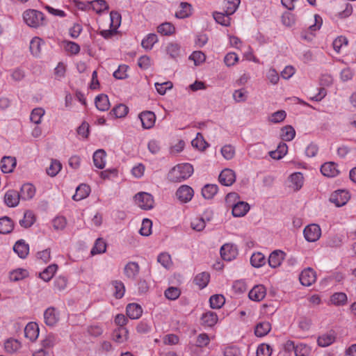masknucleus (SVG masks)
I'll return each instance as SVG.
<instances>
[{"label": "nucleus", "mask_w": 356, "mask_h": 356, "mask_svg": "<svg viewBox=\"0 0 356 356\" xmlns=\"http://www.w3.org/2000/svg\"><path fill=\"white\" fill-rule=\"evenodd\" d=\"M193 173V167L190 163H180L175 166L168 173V179L173 182H181L189 178Z\"/></svg>", "instance_id": "obj_1"}, {"label": "nucleus", "mask_w": 356, "mask_h": 356, "mask_svg": "<svg viewBox=\"0 0 356 356\" xmlns=\"http://www.w3.org/2000/svg\"><path fill=\"white\" fill-rule=\"evenodd\" d=\"M23 19L29 26L37 28L43 24L44 17L42 12L34 9H29L24 12Z\"/></svg>", "instance_id": "obj_2"}, {"label": "nucleus", "mask_w": 356, "mask_h": 356, "mask_svg": "<svg viewBox=\"0 0 356 356\" xmlns=\"http://www.w3.org/2000/svg\"><path fill=\"white\" fill-rule=\"evenodd\" d=\"M134 201L138 207L144 210L152 209L154 204L152 195L145 192L138 193L134 196Z\"/></svg>", "instance_id": "obj_3"}, {"label": "nucleus", "mask_w": 356, "mask_h": 356, "mask_svg": "<svg viewBox=\"0 0 356 356\" xmlns=\"http://www.w3.org/2000/svg\"><path fill=\"white\" fill-rule=\"evenodd\" d=\"M303 234L307 241L316 242L321 236V229L317 224H311L304 229Z\"/></svg>", "instance_id": "obj_4"}, {"label": "nucleus", "mask_w": 356, "mask_h": 356, "mask_svg": "<svg viewBox=\"0 0 356 356\" xmlns=\"http://www.w3.org/2000/svg\"><path fill=\"white\" fill-rule=\"evenodd\" d=\"M299 280L302 285L309 286L316 280V272L312 268H307L301 272Z\"/></svg>", "instance_id": "obj_5"}, {"label": "nucleus", "mask_w": 356, "mask_h": 356, "mask_svg": "<svg viewBox=\"0 0 356 356\" xmlns=\"http://www.w3.org/2000/svg\"><path fill=\"white\" fill-rule=\"evenodd\" d=\"M350 199L349 193L345 190H338L334 191L330 197V201L337 207L343 206Z\"/></svg>", "instance_id": "obj_6"}, {"label": "nucleus", "mask_w": 356, "mask_h": 356, "mask_svg": "<svg viewBox=\"0 0 356 356\" xmlns=\"http://www.w3.org/2000/svg\"><path fill=\"white\" fill-rule=\"evenodd\" d=\"M220 255L224 260L232 261L238 255V250L233 244L226 243L220 248Z\"/></svg>", "instance_id": "obj_7"}, {"label": "nucleus", "mask_w": 356, "mask_h": 356, "mask_svg": "<svg viewBox=\"0 0 356 356\" xmlns=\"http://www.w3.org/2000/svg\"><path fill=\"white\" fill-rule=\"evenodd\" d=\"M193 189L187 185L181 186L176 192L177 198L182 202H188L193 197Z\"/></svg>", "instance_id": "obj_8"}, {"label": "nucleus", "mask_w": 356, "mask_h": 356, "mask_svg": "<svg viewBox=\"0 0 356 356\" xmlns=\"http://www.w3.org/2000/svg\"><path fill=\"white\" fill-rule=\"evenodd\" d=\"M219 181L224 186H229L236 181V174L234 170L229 168H225L219 175Z\"/></svg>", "instance_id": "obj_9"}, {"label": "nucleus", "mask_w": 356, "mask_h": 356, "mask_svg": "<svg viewBox=\"0 0 356 356\" xmlns=\"http://www.w3.org/2000/svg\"><path fill=\"white\" fill-rule=\"evenodd\" d=\"M142 126L148 129L154 127L156 122V115L152 111H143L139 115Z\"/></svg>", "instance_id": "obj_10"}, {"label": "nucleus", "mask_w": 356, "mask_h": 356, "mask_svg": "<svg viewBox=\"0 0 356 356\" xmlns=\"http://www.w3.org/2000/svg\"><path fill=\"white\" fill-rule=\"evenodd\" d=\"M289 187L294 191H299L303 186L304 177L301 172H294L289 177Z\"/></svg>", "instance_id": "obj_11"}, {"label": "nucleus", "mask_w": 356, "mask_h": 356, "mask_svg": "<svg viewBox=\"0 0 356 356\" xmlns=\"http://www.w3.org/2000/svg\"><path fill=\"white\" fill-rule=\"evenodd\" d=\"M193 6L188 2H181L175 12V17L179 19L189 17L193 14Z\"/></svg>", "instance_id": "obj_12"}, {"label": "nucleus", "mask_w": 356, "mask_h": 356, "mask_svg": "<svg viewBox=\"0 0 356 356\" xmlns=\"http://www.w3.org/2000/svg\"><path fill=\"white\" fill-rule=\"evenodd\" d=\"M3 348L6 353L12 355L19 351L22 343L17 339L9 338L5 341Z\"/></svg>", "instance_id": "obj_13"}, {"label": "nucleus", "mask_w": 356, "mask_h": 356, "mask_svg": "<svg viewBox=\"0 0 356 356\" xmlns=\"http://www.w3.org/2000/svg\"><path fill=\"white\" fill-rule=\"evenodd\" d=\"M266 294V290L264 285L259 284L254 286L249 292L248 296L252 300L259 302L262 300Z\"/></svg>", "instance_id": "obj_14"}, {"label": "nucleus", "mask_w": 356, "mask_h": 356, "mask_svg": "<svg viewBox=\"0 0 356 356\" xmlns=\"http://www.w3.org/2000/svg\"><path fill=\"white\" fill-rule=\"evenodd\" d=\"M25 337L31 341H34L39 336V327L35 323H29L24 328Z\"/></svg>", "instance_id": "obj_15"}, {"label": "nucleus", "mask_w": 356, "mask_h": 356, "mask_svg": "<svg viewBox=\"0 0 356 356\" xmlns=\"http://www.w3.org/2000/svg\"><path fill=\"white\" fill-rule=\"evenodd\" d=\"M321 173L327 177H334L339 175L337 165L334 162L325 163L321 168Z\"/></svg>", "instance_id": "obj_16"}, {"label": "nucleus", "mask_w": 356, "mask_h": 356, "mask_svg": "<svg viewBox=\"0 0 356 356\" xmlns=\"http://www.w3.org/2000/svg\"><path fill=\"white\" fill-rule=\"evenodd\" d=\"M200 320L203 326L213 327L218 323V317L216 313L209 311L202 315Z\"/></svg>", "instance_id": "obj_17"}, {"label": "nucleus", "mask_w": 356, "mask_h": 356, "mask_svg": "<svg viewBox=\"0 0 356 356\" xmlns=\"http://www.w3.org/2000/svg\"><path fill=\"white\" fill-rule=\"evenodd\" d=\"M19 197L20 195L17 191L9 190L4 195V202L7 206L15 207L19 204Z\"/></svg>", "instance_id": "obj_18"}, {"label": "nucleus", "mask_w": 356, "mask_h": 356, "mask_svg": "<svg viewBox=\"0 0 356 356\" xmlns=\"http://www.w3.org/2000/svg\"><path fill=\"white\" fill-rule=\"evenodd\" d=\"M284 252L281 250H275L269 256L268 264L272 268H277L284 259Z\"/></svg>", "instance_id": "obj_19"}, {"label": "nucleus", "mask_w": 356, "mask_h": 356, "mask_svg": "<svg viewBox=\"0 0 356 356\" xmlns=\"http://www.w3.org/2000/svg\"><path fill=\"white\" fill-rule=\"evenodd\" d=\"M16 159L12 156H4L1 161V169L4 173L12 172L16 166Z\"/></svg>", "instance_id": "obj_20"}, {"label": "nucleus", "mask_w": 356, "mask_h": 356, "mask_svg": "<svg viewBox=\"0 0 356 356\" xmlns=\"http://www.w3.org/2000/svg\"><path fill=\"white\" fill-rule=\"evenodd\" d=\"M44 322L47 325L54 326L58 321V314L53 307H49L46 309L44 314Z\"/></svg>", "instance_id": "obj_21"}, {"label": "nucleus", "mask_w": 356, "mask_h": 356, "mask_svg": "<svg viewBox=\"0 0 356 356\" xmlns=\"http://www.w3.org/2000/svg\"><path fill=\"white\" fill-rule=\"evenodd\" d=\"M249 210L250 206L247 202L238 201L235 204H233L232 214L235 217H242L244 216Z\"/></svg>", "instance_id": "obj_22"}, {"label": "nucleus", "mask_w": 356, "mask_h": 356, "mask_svg": "<svg viewBox=\"0 0 356 356\" xmlns=\"http://www.w3.org/2000/svg\"><path fill=\"white\" fill-rule=\"evenodd\" d=\"M127 315L131 319L139 318L143 314L141 306L136 303H130L126 308Z\"/></svg>", "instance_id": "obj_23"}, {"label": "nucleus", "mask_w": 356, "mask_h": 356, "mask_svg": "<svg viewBox=\"0 0 356 356\" xmlns=\"http://www.w3.org/2000/svg\"><path fill=\"white\" fill-rule=\"evenodd\" d=\"M90 193V188L88 185L81 184L76 189L75 194L72 199L75 201H80L86 198Z\"/></svg>", "instance_id": "obj_24"}, {"label": "nucleus", "mask_w": 356, "mask_h": 356, "mask_svg": "<svg viewBox=\"0 0 356 356\" xmlns=\"http://www.w3.org/2000/svg\"><path fill=\"white\" fill-rule=\"evenodd\" d=\"M13 250L20 258H25L29 252V246L24 241L20 240L15 243Z\"/></svg>", "instance_id": "obj_25"}, {"label": "nucleus", "mask_w": 356, "mask_h": 356, "mask_svg": "<svg viewBox=\"0 0 356 356\" xmlns=\"http://www.w3.org/2000/svg\"><path fill=\"white\" fill-rule=\"evenodd\" d=\"M35 194V188L33 184L27 183L21 187L19 195L23 200H30Z\"/></svg>", "instance_id": "obj_26"}, {"label": "nucleus", "mask_w": 356, "mask_h": 356, "mask_svg": "<svg viewBox=\"0 0 356 356\" xmlns=\"http://www.w3.org/2000/svg\"><path fill=\"white\" fill-rule=\"evenodd\" d=\"M140 270L139 265L136 262H129L124 267V272L125 275L129 279H134L138 274Z\"/></svg>", "instance_id": "obj_27"}, {"label": "nucleus", "mask_w": 356, "mask_h": 356, "mask_svg": "<svg viewBox=\"0 0 356 356\" xmlns=\"http://www.w3.org/2000/svg\"><path fill=\"white\" fill-rule=\"evenodd\" d=\"M106 152L103 149L97 150L93 154L94 165L99 169H103L106 163Z\"/></svg>", "instance_id": "obj_28"}, {"label": "nucleus", "mask_w": 356, "mask_h": 356, "mask_svg": "<svg viewBox=\"0 0 356 356\" xmlns=\"http://www.w3.org/2000/svg\"><path fill=\"white\" fill-rule=\"evenodd\" d=\"M95 105L98 110L107 111L110 108V103L107 95L102 94L95 98Z\"/></svg>", "instance_id": "obj_29"}, {"label": "nucleus", "mask_w": 356, "mask_h": 356, "mask_svg": "<svg viewBox=\"0 0 356 356\" xmlns=\"http://www.w3.org/2000/svg\"><path fill=\"white\" fill-rule=\"evenodd\" d=\"M44 41L38 37L33 38L30 42V51L35 56H38L41 53L42 45Z\"/></svg>", "instance_id": "obj_30"}, {"label": "nucleus", "mask_w": 356, "mask_h": 356, "mask_svg": "<svg viewBox=\"0 0 356 356\" xmlns=\"http://www.w3.org/2000/svg\"><path fill=\"white\" fill-rule=\"evenodd\" d=\"M62 169V164L57 159H51L49 167L47 168L46 172L50 177L56 176Z\"/></svg>", "instance_id": "obj_31"}, {"label": "nucleus", "mask_w": 356, "mask_h": 356, "mask_svg": "<svg viewBox=\"0 0 356 356\" xmlns=\"http://www.w3.org/2000/svg\"><path fill=\"white\" fill-rule=\"evenodd\" d=\"M88 6H90L97 13H101L108 9V5L104 0H94L88 2Z\"/></svg>", "instance_id": "obj_32"}, {"label": "nucleus", "mask_w": 356, "mask_h": 356, "mask_svg": "<svg viewBox=\"0 0 356 356\" xmlns=\"http://www.w3.org/2000/svg\"><path fill=\"white\" fill-rule=\"evenodd\" d=\"M296 136V131L291 125H286L281 129L280 137L284 141L292 140Z\"/></svg>", "instance_id": "obj_33"}, {"label": "nucleus", "mask_w": 356, "mask_h": 356, "mask_svg": "<svg viewBox=\"0 0 356 356\" xmlns=\"http://www.w3.org/2000/svg\"><path fill=\"white\" fill-rule=\"evenodd\" d=\"M271 330V325L267 321L259 323L257 325L254 333L257 337L266 336Z\"/></svg>", "instance_id": "obj_34"}, {"label": "nucleus", "mask_w": 356, "mask_h": 356, "mask_svg": "<svg viewBox=\"0 0 356 356\" xmlns=\"http://www.w3.org/2000/svg\"><path fill=\"white\" fill-rule=\"evenodd\" d=\"M58 266L56 264H51L47 267L42 273H40V277L45 282H49L54 277L57 271Z\"/></svg>", "instance_id": "obj_35"}, {"label": "nucleus", "mask_w": 356, "mask_h": 356, "mask_svg": "<svg viewBox=\"0 0 356 356\" xmlns=\"http://www.w3.org/2000/svg\"><path fill=\"white\" fill-rule=\"evenodd\" d=\"M288 151V146L284 143H280L276 150L270 152V156L274 159H280L284 157Z\"/></svg>", "instance_id": "obj_36"}, {"label": "nucleus", "mask_w": 356, "mask_h": 356, "mask_svg": "<svg viewBox=\"0 0 356 356\" xmlns=\"http://www.w3.org/2000/svg\"><path fill=\"white\" fill-rule=\"evenodd\" d=\"M13 229V223L8 217H3L0 218V233L8 234Z\"/></svg>", "instance_id": "obj_37"}, {"label": "nucleus", "mask_w": 356, "mask_h": 356, "mask_svg": "<svg viewBox=\"0 0 356 356\" xmlns=\"http://www.w3.org/2000/svg\"><path fill=\"white\" fill-rule=\"evenodd\" d=\"M218 192V186L207 184L202 189V195L205 199H211Z\"/></svg>", "instance_id": "obj_38"}, {"label": "nucleus", "mask_w": 356, "mask_h": 356, "mask_svg": "<svg viewBox=\"0 0 356 356\" xmlns=\"http://www.w3.org/2000/svg\"><path fill=\"white\" fill-rule=\"evenodd\" d=\"M347 300L348 298L346 294L342 292L335 293L330 297V302L332 304L337 306L346 305L347 303Z\"/></svg>", "instance_id": "obj_39"}, {"label": "nucleus", "mask_w": 356, "mask_h": 356, "mask_svg": "<svg viewBox=\"0 0 356 356\" xmlns=\"http://www.w3.org/2000/svg\"><path fill=\"white\" fill-rule=\"evenodd\" d=\"M213 17L217 23L222 26H229L231 24V18L227 13L225 14L223 13L214 12L213 13Z\"/></svg>", "instance_id": "obj_40"}, {"label": "nucleus", "mask_w": 356, "mask_h": 356, "mask_svg": "<svg viewBox=\"0 0 356 356\" xmlns=\"http://www.w3.org/2000/svg\"><path fill=\"white\" fill-rule=\"evenodd\" d=\"M225 302V298L222 295H213L209 298L210 306L213 309L221 308Z\"/></svg>", "instance_id": "obj_41"}, {"label": "nucleus", "mask_w": 356, "mask_h": 356, "mask_svg": "<svg viewBox=\"0 0 356 356\" xmlns=\"http://www.w3.org/2000/svg\"><path fill=\"white\" fill-rule=\"evenodd\" d=\"M35 221V216L32 211H26L24 214L23 219L20 220L19 224L25 228L30 227Z\"/></svg>", "instance_id": "obj_42"}, {"label": "nucleus", "mask_w": 356, "mask_h": 356, "mask_svg": "<svg viewBox=\"0 0 356 356\" xmlns=\"http://www.w3.org/2000/svg\"><path fill=\"white\" fill-rule=\"evenodd\" d=\"M335 338L334 334L332 332L323 334L318 337V344L322 347L328 346L334 342Z\"/></svg>", "instance_id": "obj_43"}, {"label": "nucleus", "mask_w": 356, "mask_h": 356, "mask_svg": "<svg viewBox=\"0 0 356 356\" xmlns=\"http://www.w3.org/2000/svg\"><path fill=\"white\" fill-rule=\"evenodd\" d=\"M157 41V35L154 33H149L142 40L141 44L144 49L150 50Z\"/></svg>", "instance_id": "obj_44"}, {"label": "nucleus", "mask_w": 356, "mask_h": 356, "mask_svg": "<svg viewBox=\"0 0 356 356\" xmlns=\"http://www.w3.org/2000/svg\"><path fill=\"white\" fill-rule=\"evenodd\" d=\"M240 3V0H226L224 5L225 13L229 16L233 15L237 10Z\"/></svg>", "instance_id": "obj_45"}, {"label": "nucleus", "mask_w": 356, "mask_h": 356, "mask_svg": "<svg viewBox=\"0 0 356 356\" xmlns=\"http://www.w3.org/2000/svg\"><path fill=\"white\" fill-rule=\"evenodd\" d=\"M158 33L163 35H170L175 32V27L170 22H165L157 27Z\"/></svg>", "instance_id": "obj_46"}, {"label": "nucleus", "mask_w": 356, "mask_h": 356, "mask_svg": "<svg viewBox=\"0 0 356 356\" xmlns=\"http://www.w3.org/2000/svg\"><path fill=\"white\" fill-rule=\"evenodd\" d=\"M209 274L207 273H201L196 275L194 282L200 289H204L206 287L209 282Z\"/></svg>", "instance_id": "obj_47"}, {"label": "nucleus", "mask_w": 356, "mask_h": 356, "mask_svg": "<svg viewBox=\"0 0 356 356\" xmlns=\"http://www.w3.org/2000/svg\"><path fill=\"white\" fill-rule=\"evenodd\" d=\"M44 113L45 111L42 108H35L32 111L30 119L31 122H33V123L39 124L41 123L42 118L44 116Z\"/></svg>", "instance_id": "obj_48"}, {"label": "nucleus", "mask_w": 356, "mask_h": 356, "mask_svg": "<svg viewBox=\"0 0 356 356\" xmlns=\"http://www.w3.org/2000/svg\"><path fill=\"white\" fill-rule=\"evenodd\" d=\"M128 331L124 327H119L113 332V340L117 343H122L127 339Z\"/></svg>", "instance_id": "obj_49"}, {"label": "nucleus", "mask_w": 356, "mask_h": 356, "mask_svg": "<svg viewBox=\"0 0 356 356\" xmlns=\"http://www.w3.org/2000/svg\"><path fill=\"white\" fill-rule=\"evenodd\" d=\"M251 264L256 268H259L265 264L266 259L261 252L254 253L250 258Z\"/></svg>", "instance_id": "obj_50"}, {"label": "nucleus", "mask_w": 356, "mask_h": 356, "mask_svg": "<svg viewBox=\"0 0 356 356\" xmlns=\"http://www.w3.org/2000/svg\"><path fill=\"white\" fill-rule=\"evenodd\" d=\"M63 47L71 55L78 54L80 51V46L74 42L65 41L63 42Z\"/></svg>", "instance_id": "obj_51"}, {"label": "nucleus", "mask_w": 356, "mask_h": 356, "mask_svg": "<svg viewBox=\"0 0 356 356\" xmlns=\"http://www.w3.org/2000/svg\"><path fill=\"white\" fill-rule=\"evenodd\" d=\"M192 146L199 150H204L207 147V143L200 134H197L196 138L191 142Z\"/></svg>", "instance_id": "obj_52"}, {"label": "nucleus", "mask_w": 356, "mask_h": 356, "mask_svg": "<svg viewBox=\"0 0 356 356\" xmlns=\"http://www.w3.org/2000/svg\"><path fill=\"white\" fill-rule=\"evenodd\" d=\"M128 112V107L122 104L117 105L112 110V113L118 118H124L127 115Z\"/></svg>", "instance_id": "obj_53"}, {"label": "nucleus", "mask_w": 356, "mask_h": 356, "mask_svg": "<svg viewBox=\"0 0 356 356\" xmlns=\"http://www.w3.org/2000/svg\"><path fill=\"white\" fill-rule=\"evenodd\" d=\"M106 244L105 241L102 238H98L97 239L95 245L91 250V254L95 255L97 254L104 253L106 251Z\"/></svg>", "instance_id": "obj_54"}, {"label": "nucleus", "mask_w": 356, "mask_h": 356, "mask_svg": "<svg viewBox=\"0 0 356 356\" xmlns=\"http://www.w3.org/2000/svg\"><path fill=\"white\" fill-rule=\"evenodd\" d=\"M348 40L344 36H339L337 37L332 43L333 48L336 52L339 53L343 47H346L348 45Z\"/></svg>", "instance_id": "obj_55"}, {"label": "nucleus", "mask_w": 356, "mask_h": 356, "mask_svg": "<svg viewBox=\"0 0 356 356\" xmlns=\"http://www.w3.org/2000/svg\"><path fill=\"white\" fill-rule=\"evenodd\" d=\"M286 113L284 111H278L272 113L268 117V121L273 124L280 123L284 121V120L286 118Z\"/></svg>", "instance_id": "obj_56"}, {"label": "nucleus", "mask_w": 356, "mask_h": 356, "mask_svg": "<svg viewBox=\"0 0 356 356\" xmlns=\"http://www.w3.org/2000/svg\"><path fill=\"white\" fill-rule=\"evenodd\" d=\"M157 261L165 268H169L172 265L170 255L165 252L161 253L158 256Z\"/></svg>", "instance_id": "obj_57"}, {"label": "nucleus", "mask_w": 356, "mask_h": 356, "mask_svg": "<svg viewBox=\"0 0 356 356\" xmlns=\"http://www.w3.org/2000/svg\"><path fill=\"white\" fill-rule=\"evenodd\" d=\"M112 284L115 289L114 296L118 299L122 298L125 292L124 284L120 281H114Z\"/></svg>", "instance_id": "obj_58"}, {"label": "nucleus", "mask_w": 356, "mask_h": 356, "mask_svg": "<svg viewBox=\"0 0 356 356\" xmlns=\"http://www.w3.org/2000/svg\"><path fill=\"white\" fill-rule=\"evenodd\" d=\"M152 222L149 219L145 218L142 222L140 229V234L143 236H147L152 233Z\"/></svg>", "instance_id": "obj_59"}, {"label": "nucleus", "mask_w": 356, "mask_h": 356, "mask_svg": "<svg viewBox=\"0 0 356 356\" xmlns=\"http://www.w3.org/2000/svg\"><path fill=\"white\" fill-rule=\"evenodd\" d=\"M296 356H309L311 353V348L306 344L299 343L296 346Z\"/></svg>", "instance_id": "obj_60"}, {"label": "nucleus", "mask_w": 356, "mask_h": 356, "mask_svg": "<svg viewBox=\"0 0 356 356\" xmlns=\"http://www.w3.org/2000/svg\"><path fill=\"white\" fill-rule=\"evenodd\" d=\"M166 51L171 58H176L180 54V47L177 43H170L166 48Z\"/></svg>", "instance_id": "obj_61"}, {"label": "nucleus", "mask_w": 356, "mask_h": 356, "mask_svg": "<svg viewBox=\"0 0 356 356\" xmlns=\"http://www.w3.org/2000/svg\"><path fill=\"white\" fill-rule=\"evenodd\" d=\"M191 225L193 229L200 232L204 229L206 222L202 218L196 217L192 220Z\"/></svg>", "instance_id": "obj_62"}, {"label": "nucleus", "mask_w": 356, "mask_h": 356, "mask_svg": "<svg viewBox=\"0 0 356 356\" xmlns=\"http://www.w3.org/2000/svg\"><path fill=\"white\" fill-rule=\"evenodd\" d=\"M272 349L269 345L262 343L259 345L257 349V356H270Z\"/></svg>", "instance_id": "obj_63"}, {"label": "nucleus", "mask_w": 356, "mask_h": 356, "mask_svg": "<svg viewBox=\"0 0 356 356\" xmlns=\"http://www.w3.org/2000/svg\"><path fill=\"white\" fill-rule=\"evenodd\" d=\"M224 356H241L240 348L236 346L226 347L223 351Z\"/></svg>", "instance_id": "obj_64"}]
</instances>
